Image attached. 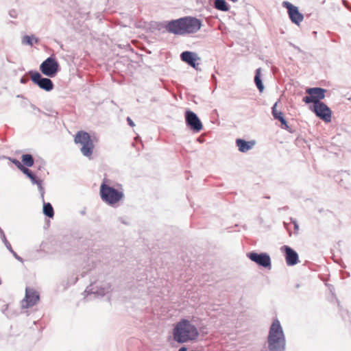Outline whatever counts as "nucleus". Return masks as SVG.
Segmentation results:
<instances>
[{
    "mask_svg": "<svg viewBox=\"0 0 351 351\" xmlns=\"http://www.w3.org/2000/svg\"><path fill=\"white\" fill-rule=\"evenodd\" d=\"M111 291V286L108 282H95L86 288L84 293L86 297H102Z\"/></svg>",
    "mask_w": 351,
    "mask_h": 351,
    "instance_id": "423d86ee",
    "label": "nucleus"
},
{
    "mask_svg": "<svg viewBox=\"0 0 351 351\" xmlns=\"http://www.w3.org/2000/svg\"><path fill=\"white\" fill-rule=\"evenodd\" d=\"M127 121H128V124H129L131 127H134V122L132 121V120L130 117H128V118H127Z\"/></svg>",
    "mask_w": 351,
    "mask_h": 351,
    "instance_id": "c85d7f7f",
    "label": "nucleus"
},
{
    "mask_svg": "<svg viewBox=\"0 0 351 351\" xmlns=\"http://www.w3.org/2000/svg\"><path fill=\"white\" fill-rule=\"evenodd\" d=\"M29 74L32 82L35 84L38 85L40 88L46 91H51L53 90V84L50 79L43 77L40 73L37 71H29Z\"/></svg>",
    "mask_w": 351,
    "mask_h": 351,
    "instance_id": "1a4fd4ad",
    "label": "nucleus"
},
{
    "mask_svg": "<svg viewBox=\"0 0 351 351\" xmlns=\"http://www.w3.org/2000/svg\"><path fill=\"white\" fill-rule=\"evenodd\" d=\"M292 222H293V225H294V229H295L296 231H298V229H299V226H298V224L297 221H296L295 220H292Z\"/></svg>",
    "mask_w": 351,
    "mask_h": 351,
    "instance_id": "c756f323",
    "label": "nucleus"
},
{
    "mask_svg": "<svg viewBox=\"0 0 351 351\" xmlns=\"http://www.w3.org/2000/svg\"><path fill=\"white\" fill-rule=\"evenodd\" d=\"M180 58L183 62L187 63L195 69L198 70L199 63L197 61L200 60V58L196 53L186 51L181 53Z\"/></svg>",
    "mask_w": 351,
    "mask_h": 351,
    "instance_id": "2eb2a0df",
    "label": "nucleus"
},
{
    "mask_svg": "<svg viewBox=\"0 0 351 351\" xmlns=\"http://www.w3.org/2000/svg\"><path fill=\"white\" fill-rule=\"evenodd\" d=\"M254 83L258 89L260 93H262L264 90V85L262 82L261 80V68H258L256 70V73L254 76Z\"/></svg>",
    "mask_w": 351,
    "mask_h": 351,
    "instance_id": "aec40b11",
    "label": "nucleus"
},
{
    "mask_svg": "<svg viewBox=\"0 0 351 351\" xmlns=\"http://www.w3.org/2000/svg\"><path fill=\"white\" fill-rule=\"evenodd\" d=\"M306 92L308 96L303 97V101L306 104L313 103L315 105L322 103L320 100L325 97L326 90L322 88H308Z\"/></svg>",
    "mask_w": 351,
    "mask_h": 351,
    "instance_id": "6e6552de",
    "label": "nucleus"
},
{
    "mask_svg": "<svg viewBox=\"0 0 351 351\" xmlns=\"http://www.w3.org/2000/svg\"><path fill=\"white\" fill-rule=\"evenodd\" d=\"M5 247H6V248H7V249H8V250L11 252V253H12V252H13V251H14V250H12V246H11L10 243H9V241H8V242H6V243H5Z\"/></svg>",
    "mask_w": 351,
    "mask_h": 351,
    "instance_id": "cd10ccee",
    "label": "nucleus"
},
{
    "mask_svg": "<svg viewBox=\"0 0 351 351\" xmlns=\"http://www.w3.org/2000/svg\"><path fill=\"white\" fill-rule=\"evenodd\" d=\"M247 256L253 262L256 263L259 266L263 267H271V258L270 256L265 252L258 254L252 252L248 253Z\"/></svg>",
    "mask_w": 351,
    "mask_h": 351,
    "instance_id": "f8f14e48",
    "label": "nucleus"
},
{
    "mask_svg": "<svg viewBox=\"0 0 351 351\" xmlns=\"http://www.w3.org/2000/svg\"><path fill=\"white\" fill-rule=\"evenodd\" d=\"M43 201H44V199ZM43 202V213L49 217H53L54 215V212L51 204L50 203H45V202Z\"/></svg>",
    "mask_w": 351,
    "mask_h": 351,
    "instance_id": "4be33fe9",
    "label": "nucleus"
},
{
    "mask_svg": "<svg viewBox=\"0 0 351 351\" xmlns=\"http://www.w3.org/2000/svg\"><path fill=\"white\" fill-rule=\"evenodd\" d=\"M343 4L348 8V2L346 0H343Z\"/></svg>",
    "mask_w": 351,
    "mask_h": 351,
    "instance_id": "72a5a7b5",
    "label": "nucleus"
},
{
    "mask_svg": "<svg viewBox=\"0 0 351 351\" xmlns=\"http://www.w3.org/2000/svg\"><path fill=\"white\" fill-rule=\"evenodd\" d=\"M27 80H28V79L25 78L24 77H23L21 79L20 82H21V84H25L27 82Z\"/></svg>",
    "mask_w": 351,
    "mask_h": 351,
    "instance_id": "7c9ffc66",
    "label": "nucleus"
},
{
    "mask_svg": "<svg viewBox=\"0 0 351 351\" xmlns=\"http://www.w3.org/2000/svg\"><path fill=\"white\" fill-rule=\"evenodd\" d=\"M22 171L27 176V177L31 180L32 184H36L38 186V189L40 193L42 200L44 198V188L42 186V181L40 180H37L36 177L32 173V171L25 167H23Z\"/></svg>",
    "mask_w": 351,
    "mask_h": 351,
    "instance_id": "f3484780",
    "label": "nucleus"
},
{
    "mask_svg": "<svg viewBox=\"0 0 351 351\" xmlns=\"http://www.w3.org/2000/svg\"><path fill=\"white\" fill-rule=\"evenodd\" d=\"M39 300V295L32 288L27 287L25 289V298L21 301V306L23 308H28L34 306Z\"/></svg>",
    "mask_w": 351,
    "mask_h": 351,
    "instance_id": "9b49d317",
    "label": "nucleus"
},
{
    "mask_svg": "<svg viewBox=\"0 0 351 351\" xmlns=\"http://www.w3.org/2000/svg\"><path fill=\"white\" fill-rule=\"evenodd\" d=\"M278 103L276 102L272 107V115L274 119H278L282 125H285V128H289L288 124L285 119L284 118L282 113L280 111H278L276 109Z\"/></svg>",
    "mask_w": 351,
    "mask_h": 351,
    "instance_id": "6ab92c4d",
    "label": "nucleus"
},
{
    "mask_svg": "<svg viewBox=\"0 0 351 351\" xmlns=\"http://www.w3.org/2000/svg\"><path fill=\"white\" fill-rule=\"evenodd\" d=\"M10 15L11 17H13V18L16 17L15 12L14 10L10 12Z\"/></svg>",
    "mask_w": 351,
    "mask_h": 351,
    "instance_id": "2f4dec72",
    "label": "nucleus"
},
{
    "mask_svg": "<svg viewBox=\"0 0 351 351\" xmlns=\"http://www.w3.org/2000/svg\"><path fill=\"white\" fill-rule=\"evenodd\" d=\"M185 120L187 126L195 132H199L203 128L202 123L197 114L191 110L186 111Z\"/></svg>",
    "mask_w": 351,
    "mask_h": 351,
    "instance_id": "ddd939ff",
    "label": "nucleus"
},
{
    "mask_svg": "<svg viewBox=\"0 0 351 351\" xmlns=\"http://www.w3.org/2000/svg\"><path fill=\"white\" fill-rule=\"evenodd\" d=\"M202 27V22L197 18L185 16L169 21L165 29L169 33L176 35H184L198 32Z\"/></svg>",
    "mask_w": 351,
    "mask_h": 351,
    "instance_id": "f257e3e1",
    "label": "nucleus"
},
{
    "mask_svg": "<svg viewBox=\"0 0 351 351\" xmlns=\"http://www.w3.org/2000/svg\"><path fill=\"white\" fill-rule=\"evenodd\" d=\"M281 250L285 253V259L287 265L289 266H293L298 262V253L294 251L291 247L287 245H283L281 247Z\"/></svg>",
    "mask_w": 351,
    "mask_h": 351,
    "instance_id": "dca6fc26",
    "label": "nucleus"
},
{
    "mask_svg": "<svg viewBox=\"0 0 351 351\" xmlns=\"http://www.w3.org/2000/svg\"><path fill=\"white\" fill-rule=\"evenodd\" d=\"M12 254L16 260L19 261L21 263L23 262V258L21 256H19L14 251H13Z\"/></svg>",
    "mask_w": 351,
    "mask_h": 351,
    "instance_id": "bb28decb",
    "label": "nucleus"
},
{
    "mask_svg": "<svg viewBox=\"0 0 351 351\" xmlns=\"http://www.w3.org/2000/svg\"><path fill=\"white\" fill-rule=\"evenodd\" d=\"M0 237H1V239L2 240V241L3 242V243L5 244L6 242H8V241L7 240L6 237H5V235L2 229H0Z\"/></svg>",
    "mask_w": 351,
    "mask_h": 351,
    "instance_id": "a878e982",
    "label": "nucleus"
},
{
    "mask_svg": "<svg viewBox=\"0 0 351 351\" xmlns=\"http://www.w3.org/2000/svg\"><path fill=\"white\" fill-rule=\"evenodd\" d=\"M33 40H35V43L38 42V40L36 38H35L34 36H23V38L22 39V43L23 45H27L32 46L33 45V42H32Z\"/></svg>",
    "mask_w": 351,
    "mask_h": 351,
    "instance_id": "b1692460",
    "label": "nucleus"
},
{
    "mask_svg": "<svg viewBox=\"0 0 351 351\" xmlns=\"http://www.w3.org/2000/svg\"><path fill=\"white\" fill-rule=\"evenodd\" d=\"M313 107V111L319 118L327 123L331 121V110L324 103H319Z\"/></svg>",
    "mask_w": 351,
    "mask_h": 351,
    "instance_id": "4468645a",
    "label": "nucleus"
},
{
    "mask_svg": "<svg viewBox=\"0 0 351 351\" xmlns=\"http://www.w3.org/2000/svg\"><path fill=\"white\" fill-rule=\"evenodd\" d=\"M40 70L45 75L53 77L59 70V64L55 58L49 57L41 63Z\"/></svg>",
    "mask_w": 351,
    "mask_h": 351,
    "instance_id": "0eeeda50",
    "label": "nucleus"
},
{
    "mask_svg": "<svg viewBox=\"0 0 351 351\" xmlns=\"http://www.w3.org/2000/svg\"><path fill=\"white\" fill-rule=\"evenodd\" d=\"M11 161L20 169L22 171L23 167H24L21 162L16 159H10Z\"/></svg>",
    "mask_w": 351,
    "mask_h": 351,
    "instance_id": "393cba45",
    "label": "nucleus"
},
{
    "mask_svg": "<svg viewBox=\"0 0 351 351\" xmlns=\"http://www.w3.org/2000/svg\"><path fill=\"white\" fill-rule=\"evenodd\" d=\"M199 335L197 328L186 319L179 321L173 330V339L179 343L195 341Z\"/></svg>",
    "mask_w": 351,
    "mask_h": 351,
    "instance_id": "f03ea898",
    "label": "nucleus"
},
{
    "mask_svg": "<svg viewBox=\"0 0 351 351\" xmlns=\"http://www.w3.org/2000/svg\"><path fill=\"white\" fill-rule=\"evenodd\" d=\"M236 145L241 152H247L253 147L254 142L246 141L245 140L238 138L236 140Z\"/></svg>",
    "mask_w": 351,
    "mask_h": 351,
    "instance_id": "a211bd4d",
    "label": "nucleus"
},
{
    "mask_svg": "<svg viewBox=\"0 0 351 351\" xmlns=\"http://www.w3.org/2000/svg\"><path fill=\"white\" fill-rule=\"evenodd\" d=\"M100 196L103 202L114 206L123 198L124 194L121 191L103 183L100 186Z\"/></svg>",
    "mask_w": 351,
    "mask_h": 351,
    "instance_id": "39448f33",
    "label": "nucleus"
},
{
    "mask_svg": "<svg viewBox=\"0 0 351 351\" xmlns=\"http://www.w3.org/2000/svg\"><path fill=\"white\" fill-rule=\"evenodd\" d=\"M178 351H187V349L185 347H182L179 349Z\"/></svg>",
    "mask_w": 351,
    "mask_h": 351,
    "instance_id": "473e14b6",
    "label": "nucleus"
},
{
    "mask_svg": "<svg viewBox=\"0 0 351 351\" xmlns=\"http://www.w3.org/2000/svg\"><path fill=\"white\" fill-rule=\"evenodd\" d=\"M74 142L77 145H80V152L83 156L91 158L95 146L88 132L82 130L77 132L75 135Z\"/></svg>",
    "mask_w": 351,
    "mask_h": 351,
    "instance_id": "20e7f679",
    "label": "nucleus"
},
{
    "mask_svg": "<svg viewBox=\"0 0 351 351\" xmlns=\"http://www.w3.org/2000/svg\"><path fill=\"white\" fill-rule=\"evenodd\" d=\"M22 161L27 167H32L34 165V159L30 154H23L22 156Z\"/></svg>",
    "mask_w": 351,
    "mask_h": 351,
    "instance_id": "5701e85b",
    "label": "nucleus"
},
{
    "mask_svg": "<svg viewBox=\"0 0 351 351\" xmlns=\"http://www.w3.org/2000/svg\"><path fill=\"white\" fill-rule=\"evenodd\" d=\"M267 343L269 351L285 350V336L278 319H274L269 328Z\"/></svg>",
    "mask_w": 351,
    "mask_h": 351,
    "instance_id": "7ed1b4c3",
    "label": "nucleus"
},
{
    "mask_svg": "<svg viewBox=\"0 0 351 351\" xmlns=\"http://www.w3.org/2000/svg\"><path fill=\"white\" fill-rule=\"evenodd\" d=\"M282 6L287 9L289 17L291 22L299 26L304 19V16L299 12L298 8L289 1H283Z\"/></svg>",
    "mask_w": 351,
    "mask_h": 351,
    "instance_id": "9d476101",
    "label": "nucleus"
},
{
    "mask_svg": "<svg viewBox=\"0 0 351 351\" xmlns=\"http://www.w3.org/2000/svg\"><path fill=\"white\" fill-rule=\"evenodd\" d=\"M215 8L219 10L226 12L229 10V6L224 0H215Z\"/></svg>",
    "mask_w": 351,
    "mask_h": 351,
    "instance_id": "412c9836",
    "label": "nucleus"
}]
</instances>
